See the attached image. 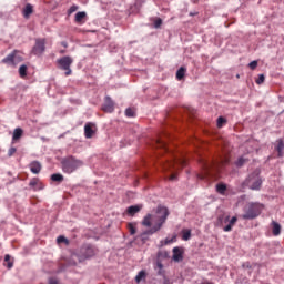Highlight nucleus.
<instances>
[{"label": "nucleus", "mask_w": 284, "mask_h": 284, "mask_svg": "<svg viewBox=\"0 0 284 284\" xmlns=\"http://www.w3.org/2000/svg\"><path fill=\"white\" fill-rule=\"evenodd\" d=\"M220 145H222V154H220L216 160H200L201 168L203 170V173L197 174V179H200V181L207 179L211 172H219L222 168H225V165H230V146H227V142L225 140H221Z\"/></svg>", "instance_id": "1"}, {"label": "nucleus", "mask_w": 284, "mask_h": 284, "mask_svg": "<svg viewBox=\"0 0 284 284\" xmlns=\"http://www.w3.org/2000/svg\"><path fill=\"white\" fill-rule=\"evenodd\" d=\"M154 148L156 150H162L164 154H169L170 158L160 161V165L164 172H174V170H181V168H185L187 165V160L185 158L171 153L170 149H168V143L163 141V139H158L154 142Z\"/></svg>", "instance_id": "2"}, {"label": "nucleus", "mask_w": 284, "mask_h": 284, "mask_svg": "<svg viewBox=\"0 0 284 284\" xmlns=\"http://www.w3.org/2000/svg\"><path fill=\"white\" fill-rule=\"evenodd\" d=\"M168 216H170V211L168 207L162 205L156 207L155 214H146L142 221V225L151 229L142 233V236H152V234H156V232H159L163 227V224L168 221ZM152 221L155 223L153 226Z\"/></svg>", "instance_id": "3"}, {"label": "nucleus", "mask_w": 284, "mask_h": 284, "mask_svg": "<svg viewBox=\"0 0 284 284\" xmlns=\"http://www.w3.org/2000/svg\"><path fill=\"white\" fill-rule=\"evenodd\" d=\"M263 204L258 202H250L244 207V214L242 215V219L244 221H253V219H258L261 216V212H263Z\"/></svg>", "instance_id": "4"}, {"label": "nucleus", "mask_w": 284, "mask_h": 284, "mask_svg": "<svg viewBox=\"0 0 284 284\" xmlns=\"http://www.w3.org/2000/svg\"><path fill=\"white\" fill-rule=\"evenodd\" d=\"M82 165L83 161L78 160L72 155L67 156L61 161V168L64 174H72V172H77V170H79V168H81Z\"/></svg>", "instance_id": "5"}, {"label": "nucleus", "mask_w": 284, "mask_h": 284, "mask_svg": "<svg viewBox=\"0 0 284 284\" xmlns=\"http://www.w3.org/2000/svg\"><path fill=\"white\" fill-rule=\"evenodd\" d=\"M244 185H246V187H250V190H261V185H263V180H261L260 172L254 171L253 173H251L244 181Z\"/></svg>", "instance_id": "6"}, {"label": "nucleus", "mask_w": 284, "mask_h": 284, "mask_svg": "<svg viewBox=\"0 0 284 284\" xmlns=\"http://www.w3.org/2000/svg\"><path fill=\"white\" fill-rule=\"evenodd\" d=\"M74 63V59L70 55H64L57 60V64L59 70H63L65 73V77H70L72 74V64Z\"/></svg>", "instance_id": "7"}, {"label": "nucleus", "mask_w": 284, "mask_h": 284, "mask_svg": "<svg viewBox=\"0 0 284 284\" xmlns=\"http://www.w3.org/2000/svg\"><path fill=\"white\" fill-rule=\"evenodd\" d=\"M31 52L34 57H42L43 52H45V39L37 38Z\"/></svg>", "instance_id": "8"}, {"label": "nucleus", "mask_w": 284, "mask_h": 284, "mask_svg": "<svg viewBox=\"0 0 284 284\" xmlns=\"http://www.w3.org/2000/svg\"><path fill=\"white\" fill-rule=\"evenodd\" d=\"M97 254V250H94V246L90 244H84L80 248V261H85L87 258H92Z\"/></svg>", "instance_id": "9"}, {"label": "nucleus", "mask_w": 284, "mask_h": 284, "mask_svg": "<svg viewBox=\"0 0 284 284\" xmlns=\"http://www.w3.org/2000/svg\"><path fill=\"white\" fill-rule=\"evenodd\" d=\"M219 221H220L221 225H223V223H229L226 226L223 227V230L225 232H232V227H234V225H236V221H239V219L236 216H233L230 220V216H225L223 220V216H219Z\"/></svg>", "instance_id": "10"}, {"label": "nucleus", "mask_w": 284, "mask_h": 284, "mask_svg": "<svg viewBox=\"0 0 284 284\" xmlns=\"http://www.w3.org/2000/svg\"><path fill=\"white\" fill-rule=\"evenodd\" d=\"M219 221H220L221 225H223V223H229L226 226L223 227V230L225 232H232V227H234V225H236V221H239V219L236 216H233L230 220V216H225L223 220V216H219Z\"/></svg>", "instance_id": "11"}, {"label": "nucleus", "mask_w": 284, "mask_h": 284, "mask_svg": "<svg viewBox=\"0 0 284 284\" xmlns=\"http://www.w3.org/2000/svg\"><path fill=\"white\" fill-rule=\"evenodd\" d=\"M219 221H220L221 225H223V223H229L226 226L223 227V230L225 232H232V227H234V225H236V221H239V219L236 216H233L230 220V216H225L223 220V216H219Z\"/></svg>", "instance_id": "12"}, {"label": "nucleus", "mask_w": 284, "mask_h": 284, "mask_svg": "<svg viewBox=\"0 0 284 284\" xmlns=\"http://www.w3.org/2000/svg\"><path fill=\"white\" fill-rule=\"evenodd\" d=\"M219 221H220L221 225H223V223H229L226 226L223 227V230L225 232H232V227H234V225H236V221H239V219L236 216H233L230 220V216H225L223 220V216H219Z\"/></svg>", "instance_id": "13"}, {"label": "nucleus", "mask_w": 284, "mask_h": 284, "mask_svg": "<svg viewBox=\"0 0 284 284\" xmlns=\"http://www.w3.org/2000/svg\"><path fill=\"white\" fill-rule=\"evenodd\" d=\"M102 110L103 112H108L109 114H112V112H114V101H112V98H104V104L102 105Z\"/></svg>", "instance_id": "14"}, {"label": "nucleus", "mask_w": 284, "mask_h": 284, "mask_svg": "<svg viewBox=\"0 0 284 284\" xmlns=\"http://www.w3.org/2000/svg\"><path fill=\"white\" fill-rule=\"evenodd\" d=\"M14 57H17V50L2 59V63H6L7 65H14Z\"/></svg>", "instance_id": "15"}, {"label": "nucleus", "mask_w": 284, "mask_h": 284, "mask_svg": "<svg viewBox=\"0 0 284 284\" xmlns=\"http://www.w3.org/2000/svg\"><path fill=\"white\" fill-rule=\"evenodd\" d=\"M32 174H39L41 172V162L33 161L29 164Z\"/></svg>", "instance_id": "16"}, {"label": "nucleus", "mask_w": 284, "mask_h": 284, "mask_svg": "<svg viewBox=\"0 0 284 284\" xmlns=\"http://www.w3.org/2000/svg\"><path fill=\"white\" fill-rule=\"evenodd\" d=\"M173 261H183V251L179 246L173 248Z\"/></svg>", "instance_id": "17"}, {"label": "nucleus", "mask_w": 284, "mask_h": 284, "mask_svg": "<svg viewBox=\"0 0 284 284\" xmlns=\"http://www.w3.org/2000/svg\"><path fill=\"white\" fill-rule=\"evenodd\" d=\"M84 135H85V139H92V136H94V131L92 130V123H87L84 125Z\"/></svg>", "instance_id": "18"}, {"label": "nucleus", "mask_w": 284, "mask_h": 284, "mask_svg": "<svg viewBox=\"0 0 284 284\" xmlns=\"http://www.w3.org/2000/svg\"><path fill=\"white\" fill-rule=\"evenodd\" d=\"M34 12V8L32 7V4L28 3L24 9H23V17L24 19H30V16Z\"/></svg>", "instance_id": "19"}, {"label": "nucleus", "mask_w": 284, "mask_h": 284, "mask_svg": "<svg viewBox=\"0 0 284 284\" xmlns=\"http://www.w3.org/2000/svg\"><path fill=\"white\" fill-rule=\"evenodd\" d=\"M126 212L130 216H134V214H138V212H141L140 205H132L126 209Z\"/></svg>", "instance_id": "20"}, {"label": "nucleus", "mask_w": 284, "mask_h": 284, "mask_svg": "<svg viewBox=\"0 0 284 284\" xmlns=\"http://www.w3.org/2000/svg\"><path fill=\"white\" fill-rule=\"evenodd\" d=\"M225 192H227V185L223 183L216 184V193L221 194L222 196H225Z\"/></svg>", "instance_id": "21"}, {"label": "nucleus", "mask_w": 284, "mask_h": 284, "mask_svg": "<svg viewBox=\"0 0 284 284\" xmlns=\"http://www.w3.org/2000/svg\"><path fill=\"white\" fill-rule=\"evenodd\" d=\"M88 17V13H85V11H79L75 14V23H83V19H85Z\"/></svg>", "instance_id": "22"}, {"label": "nucleus", "mask_w": 284, "mask_h": 284, "mask_svg": "<svg viewBox=\"0 0 284 284\" xmlns=\"http://www.w3.org/2000/svg\"><path fill=\"white\" fill-rule=\"evenodd\" d=\"M276 152H277V156H283V150H284V142L283 140H277V145L275 148Z\"/></svg>", "instance_id": "23"}, {"label": "nucleus", "mask_w": 284, "mask_h": 284, "mask_svg": "<svg viewBox=\"0 0 284 284\" xmlns=\"http://www.w3.org/2000/svg\"><path fill=\"white\" fill-rule=\"evenodd\" d=\"M21 136H23V130L21 128H18L13 131L12 141H19Z\"/></svg>", "instance_id": "24"}, {"label": "nucleus", "mask_w": 284, "mask_h": 284, "mask_svg": "<svg viewBox=\"0 0 284 284\" xmlns=\"http://www.w3.org/2000/svg\"><path fill=\"white\" fill-rule=\"evenodd\" d=\"M19 75L21 77V79H24V77H28V65L26 64L20 65Z\"/></svg>", "instance_id": "25"}, {"label": "nucleus", "mask_w": 284, "mask_h": 284, "mask_svg": "<svg viewBox=\"0 0 284 284\" xmlns=\"http://www.w3.org/2000/svg\"><path fill=\"white\" fill-rule=\"evenodd\" d=\"M250 161V159H247V158H245V156H240L239 159H237V161L235 162V165H236V168H243V165L245 164V163H247Z\"/></svg>", "instance_id": "26"}, {"label": "nucleus", "mask_w": 284, "mask_h": 284, "mask_svg": "<svg viewBox=\"0 0 284 284\" xmlns=\"http://www.w3.org/2000/svg\"><path fill=\"white\" fill-rule=\"evenodd\" d=\"M51 181L55 183H63V175L61 173H54L51 175Z\"/></svg>", "instance_id": "27"}, {"label": "nucleus", "mask_w": 284, "mask_h": 284, "mask_svg": "<svg viewBox=\"0 0 284 284\" xmlns=\"http://www.w3.org/2000/svg\"><path fill=\"white\" fill-rule=\"evenodd\" d=\"M272 225H273V235L278 236V234H281V224L273 221Z\"/></svg>", "instance_id": "28"}, {"label": "nucleus", "mask_w": 284, "mask_h": 284, "mask_svg": "<svg viewBox=\"0 0 284 284\" xmlns=\"http://www.w3.org/2000/svg\"><path fill=\"white\" fill-rule=\"evenodd\" d=\"M145 276H148L145 271H140L138 273V275L135 276V283H140L141 281H145Z\"/></svg>", "instance_id": "29"}, {"label": "nucleus", "mask_w": 284, "mask_h": 284, "mask_svg": "<svg viewBox=\"0 0 284 284\" xmlns=\"http://www.w3.org/2000/svg\"><path fill=\"white\" fill-rule=\"evenodd\" d=\"M125 116H128L129 119H132V118L136 116V111L132 108H128L125 110Z\"/></svg>", "instance_id": "30"}, {"label": "nucleus", "mask_w": 284, "mask_h": 284, "mask_svg": "<svg viewBox=\"0 0 284 284\" xmlns=\"http://www.w3.org/2000/svg\"><path fill=\"white\" fill-rule=\"evenodd\" d=\"M185 77V68L181 67L176 72L178 81H181Z\"/></svg>", "instance_id": "31"}, {"label": "nucleus", "mask_w": 284, "mask_h": 284, "mask_svg": "<svg viewBox=\"0 0 284 284\" xmlns=\"http://www.w3.org/2000/svg\"><path fill=\"white\" fill-rule=\"evenodd\" d=\"M182 239H183V241H190V239H192V231H190V230L183 231Z\"/></svg>", "instance_id": "32"}, {"label": "nucleus", "mask_w": 284, "mask_h": 284, "mask_svg": "<svg viewBox=\"0 0 284 284\" xmlns=\"http://www.w3.org/2000/svg\"><path fill=\"white\" fill-rule=\"evenodd\" d=\"M128 230L132 236H134V234H136V226H134L133 223H128Z\"/></svg>", "instance_id": "33"}, {"label": "nucleus", "mask_w": 284, "mask_h": 284, "mask_svg": "<svg viewBox=\"0 0 284 284\" xmlns=\"http://www.w3.org/2000/svg\"><path fill=\"white\" fill-rule=\"evenodd\" d=\"M30 187H33V190H37V185H39V178H33L31 179L30 183H29Z\"/></svg>", "instance_id": "34"}, {"label": "nucleus", "mask_w": 284, "mask_h": 284, "mask_svg": "<svg viewBox=\"0 0 284 284\" xmlns=\"http://www.w3.org/2000/svg\"><path fill=\"white\" fill-rule=\"evenodd\" d=\"M4 263H7L8 270H12L13 264H12V262H10V255L4 256Z\"/></svg>", "instance_id": "35"}, {"label": "nucleus", "mask_w": 284, "mask_h": 284, "mask_svg": "<svg viewBox=\"0 0 284 284\" xmlns=\"http://www.w3.org/2000/svg\"><path fill=\"white\" fill-rule=\"evenodd\" d=\"M176 241V235H173L172 237H166L164 240V245H170V243H174Z\"/></svg>", "instance_id": "36"}, {"label": "nucleus", "mask_w": 284, "mask_h": 284, "mask_svg": "<svg viewBox=\"0 0 284 284\" xmlns=\"http://www.w3.org/2000/svg\"><path fill=\"white\" fill-rule=\"evenodd\" d=\"M248 68L251 70H256V68H258V61L254 60V61L250 62Z\"/></svg>", "instance_id": "37"}, {"label": "nucleus", "mask_w": 284, "mask_h": 284, "mask_svg": "<svg viewBox=\"0 0 284 284\" xmlns=\"http://www.w3.org/2000/svg\"><path fill=\"white\" fill-rule=\"evenodd\" d=\"M255 82L257 83V85H261L262 83H265V75L260 74L258 79Z\"/></svg>", "instance_id": "38"}, {"label": "nucleus", "mask_w": 284, "mask_h": 284, "mask_svg": "<svg viewBox=\"0 0 284 284\" xmlns=\"http://www.w3.org/2000/svg\"><path fill=\"white\" fill-rule=\"evenodd\" d=\"M224 123H226L225 118L220 116V118L217 119V128H223V124H224Z\"/></svg>", "instance_id": "39"}, {"label": "nucleus", "mask_w": 284, "mask_h": 284, "mask_svg": "<svg viewBox=\"0 0 284 284\" xmlns=\"http://www.w3.org/2000/svg\"><path fill=\"white\" fill-rule=\"evenodd\" d=\"M163 26V20L161 18L155 19L154 28H161Z\"/></svg>", "instance_id": "40"}, {"label": "nucleus", "mask_w": 284, "mask_h": 284, "mask_svg": "<svg viewBox=\"0 0 284 284\" xmlns=\"http://www.w3.org/2000/svg\"><path fill=\"white\" fill-rule=\"evenodd\" d=\"M77 10H79V7L73 4L69 8L68 14H72V13L77 12Z\"/></svg>", "instance_id": "41"}, {"label": "nucleus", "mask_w": 284, "mask_h": 284, "mask_svg": "<svg viewBox=\"0 0 284 284\" xmlns=\"http://www.w3.org/2000/svg\"><path fill=\"white\" fill-rule=\"evenodd\" d=\"M16 153H17V148L11 146L8 151V156H14Z\"/></svg>", "instance_id": "42"}, {"label": "nucleus", "mask_w": 284, "mask_h": 284, "mask_svg": "<svg viewBox=\"0 0 284 284\" xmlns=\"http://www.w3.org/2000/svg\"><path fill=\"white\" fill-rule=\"evenodd\" d=\"M57 243H68V239H65V236L63 235H60L57 239Z\"/></svg>", "instance_id": "43"}, {"label": "nucleus", "mask_w": 284, "mask_h": 284, "mask_svg": "<svg viewBox=\"0 0 284 284\" xmlns=\"http://www.w3.org/2000/svg\"><path fill=\"white\" fill-rule=\"evenodd\" d=\"M169 181H176V173H172V174L169 176Z\"/></svg>", "instance_id": "44"}, {"label": "nucleus", "mask_w": 284, "mask_h": 284, "mask_svg": "<svg viewBox=\"0 0 284 284\" xmlns=\"http://www.w3.org/2000/svg\"><path fill=\"white\" fill-rule=\"evenodd\" d=\"M61 45L63 47V48H68V42H61Z\"/></svg>", "instance_id": "45"}, {"label": "nucleus", "mask_w": 284, "mask_h": 284, "mask_svg": "<svg viewBox=\"0 0 284 284\" xmlns=\"http://www.w3.org/2000/svg\"><path fill=\"white\" fill-rule=\"evenodd\" d=\"M49 284H57V281L50 280Z\"/></svg>", "instance_id": "46"}, {"label": "nucleus", "mask_w": 284, "mask_h": 284, "mask_svg": "<svg viewBox=\"0 0 284 284\" xmlns=\"http://www.w3.org/2000/svg\"><path fill=\"white\" fill-rule=\"evenodd\" d=\"M60 54H65V50H61V51H60Z\"/></svg>", "instance_id": "47"}]
</instances>
